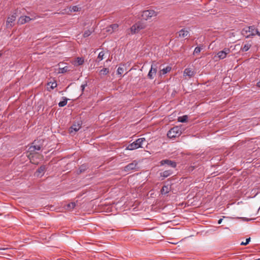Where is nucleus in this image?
Instances as JSON below:
<instances>
[{"instance_id": "f257e3e1", "label": "nucleus", "mask_w": 260, "mask_h": 260, "mask_svg": "<svg viewBox=\"0 0 260 260\" xmlns=\"http://www.w3.org/2000/svg\"><path fill=\"white\" fill-rule=\"evenodd\" d=\"M145 141L146 139L145 138H141L138 139L134 142L128 145V146L126 147V149L129 150H133L139 148H141L142 147L143 143L145 142Z\"/></svg>"}, {"instance_id": "f03ea898", "label": "nucleus", "mask_w": 260, "mask_h": 260, "mask_svg": "<svg viewBox=\"0 0 260 260\" xmlns=\"http://www.w3.org/2000/svg\"><path fill=\"white\" fill-rule=\"evenodd\" d=\"M182 134V128L181 127L176 126L170 129L168 133L167 136L170 139H174L178 137Z\"/></svg>"}, {"instance_id": "7ed1b4c3", "label": "nucleus", "mask_w": 260, "mask_h": 260, "mask_svg": "<svg viewBox=\"0 0 260 260\" xmlns=\"http://www.w3.org/2000/svg\"><path fill=\"white\" fill-rule=\"evenodd\" d=\"M146 26V24L141 21H138L132 26L131 31L133 34H137L140 30L145 28Z\"/></svg>"}, {"instance_id": "20e7f679", "label": "nucleus", "mask_w": 260, "mask_h": 260, "mask_svg": "<svg viewBox=\"0 0 260 260\" xmlns=\"http://www.w3.org/2000/svg\"><path fill=\"white\" fill-rule=\"evenodd\" d=\"M156 15L157 13L152 10L143 11L141 14L142 18L145 20H147Z\"/></svg>"}, {"instance_id": "39448f33", "label": "nucleus", "mask_w": 260, "mask_h": 260, "mask_svg": "<svg viewBox=\"0 0 260 260\" xmlns=\"http://www.w3.org/2000/svg\"><path fill=\"white\" fill-rule=\"evenodd\" d=\"M42 147V145L37 144V141L35 140L28 149L30 154L37 153V151H40Z\"/></svg>"}, {"instance_id": "423d86ee", "label": "nucleus", "mask_w": 260, "mask_h": 260, "mask_svg": "<svg viewBox=\"0 0 260 260\" xmlns=\"http://www.w3.org/2000/svg\"><path fill=\"white\" fill-rule=\"evenodd\" d=\"M138 169V162L134 160L132 162L126 165L124 167V170L125 172H129L132 171H137Z\"/></svg>"}, {"instance_id": "0eeeda50", "label": "nucleus", "mask_w": 260, "mask_h": 260, "mask_svg": "<svg viewBox=\"0 0 260 260\" xmlns=\"http://www.w3.org/2000/svg\"><path fill=\"white\" fill-rule=\"evenodd\" d=\"M157 69L156 64L153 63L151 64V69L147 75L149 79H153L154 78L157 72Z\"/></svg>"}, {"instance_id": "6e6552de", "label": "nucleus", "mask_w": 260, "mask_h": 260, "mask_svg": "<svg viewBox=\"0 0 260 260\" xmlns=\"http://www.w3.org/2000/svg\"><path fill=\"white\" fill-rule=\"evenodd\" d=\"M230 52L231 50L229 48H224L222 50L219 51L217 53V56L219 59H223L226 57Z\"/></svg>"}, {"instance_id": "1a4fd4ad", "label": "nucleus", "mask_w": 260, "mask_h": 260, "mask_svg": "<svg viewBox=\"0 0 260 260\" xmlns=\"http://www.w3.org/2000/svg\"><path fill=\"white\" fill-rule=\"evenodd\" d=\"M82 122L81 121H78L76 122H75L70 127V133H72L73 132H78L81 128L82 125Z\"/></svg>"}, {"instance_id": "9d476101", "label": "nucleus", "mask_w": 260, "mask_h": 260, "mask_svg": "<svg viewBox=\"0 0 260 260\" xmlns=\"http://www.w3.org/2000/svg\"><path fill=\"white\" fill-rule=\"evenodd\" d=\"M160 165L162 166L164 165H167L173 168H176L177 164L174 161H172L169 159H163L160 162Z\"/></svg>"}, {"instance_id": "9b49d317", "label": "nucleus", "mask_w": 260, "mask_h": 260, "mask_svg": "<svg viewBox=\"0 0 260 260\" xmlns=\"http://www.w3.org/2000/svg\"><path fill=\"white\" fill-rule=\"evenodd\" d=\"M16 20V16L15 14L11 15L8 17L6 21V26L7 28H11L13 26V23Z\"/></svg>"}, {"instance_id": "f8f14e48", "label": "nucleus", "mask_w": 260, "mask_h": 260, "mask_svg": "<svg viewBox=\"0 0 260 260\" xmlns=\"http://www.w3.org/2000/svg\"><path fill=\"white\" fill-rule=\"evenodd\" d=\"M248 31L250 33L249 35V36H254L256 35H257L258 36H260V32L258 31L257 29L255 28V26L254 25L250 26L248 27Z\"/></svg>"}, {"instance_id": "ddd939ff", "label": "nucleus", "mask_w": 260, "mask_h": 260, "mask_svg": "<svg viewBox=\"0 0 260 260\" xmlns=\"http://www.w3.org/2000/svg\"><path fill=\"white\" fill-rule=\"evenodd\" d=\"M33 20V19L30 18L28 16H21L18 20V23L19 24H23L26 22H29V21Z\"/></svg>"}, {"instance_id": "4468645a", "label": "nucleus", "mask_w": 260, "mask_h": 260, "mask_svg": "<svg viewBox=\"0 0 260 260\" xmlns=\"http://www.w3.org/2000/svg\"><path fill=\"white\" fill-rule=\"evenodd\" d=\"M118 26V24L116 23L112 24L106 27V31L111 34L117 30Z\"/></svg>"}, {"instance_id": "2eb2a0df", "label": "nucleus", "mask_w": 260, "mask_h": 260, "mask_svg": "<svg viewBox=\"0 0 260 260\" xmlns=\"http://www.w3.org/2000/svg\"><path fill=\"white\" fill-rule=\"evenodd\" d=\"M183 74L184 76H187L191 78L194 76L195 72L190 68H186L184 70Z\"/></svg>"}, {"instance_id": "dca6fc26", "label": "nucleus", "mask_w": 260, "mask_h": 260, "mask_svg": "<svg viewBox=\"0 0 260 260\" xmlns=\"http://www.w3.org/2000/svg\"><path fill=\"white\" fill-rule=\"evenodd\" d=\"M172 173L173 172L171 170H166L164 171L163 172H161L160 173V177H161V180H164L165 178L172 175Z\"/></svg>"}, {"instance_id": "f3484780", "label": "nucleus", "mask_w": 260, "mask_h": 260, "mask_svg": "<svg viewBox=\"0 0 260 260\" xmlns=\"http://www.w3.org/2000/svg\"><path fill=\"white\" fill-rule=\"evenodd\" d=\"M84 62V59L83 57H77L76 58L73 62V64L75 66H80L83 64Z\"/></svg>"}, {"instance_id": "a211bd4d", "label": "nucleus", "mask_w": 260, "mask_h": 260, "mask_svg": "<svg viewBox=\"0 0 260 260\" xmlns=\"http://www.w3.org/2000/svg\"><path fill=\"white\" fill-rule=\"evenodd\" d=\"M179 36L181 38H186L188 36L189 32L185 29H182L179 31Z\"/></svg>"}, {"instance_id": "6ab92c4d", "label": "nucleus", "mask_w": 260, "mask_h": 260, "mask_svg": "<svg viewBox=\"0 0 260 260\" xmlns=\"http://www.w3.org/2000/svg\"><path fill=\"white\" fill-rule=\"evenodd\" d=\"M171 190V186L169 185H164L161 189L160 192L162 194H166Z\"/></svg>"}, {"instance_id": "aec40b11", "label": "nucleus", "mask_w": 260, "mask_h": 260, "mask_svg": "<svg viewBox=\"0 0 260 260\" xmlns=\"http://www.w3.org/2000/svg\"><path fill=\"white\" fill-rule=\"evenodd\" d=\"M57 86V83L56 82H49L47 84V90H51L55 88Z\"/></svg>"}, {"instance_id": "412c9836", "label": "nucleus", "mask_w": 260, "mask_h": 260, "mask_svg": "<svg viewBox=\"0 0 260 260\" xmlns=\"http://www.w3.org/2000/svg\"><path fill=\"white\" fill-rule=\"evenodd\" d=\"M171 68L168 66L166 68L161 69L160 71V74L165 75V74L168 73V72H169L171 71Z\"/></svg>"}, {"instance_id": "4be33fe9", "label": "nucleus", "mask_w": 260, "mask_h": 260, "mask_svg": "<svg viewBox=\"0 0 260 260\" xmlns=\"http://www.w3.org/2000/svg\"><path fill=\"white\" fill-rule=\"evenodd\" d=\"M188 117L187 115H183V116L179 117L178 118V120L180 122H186L187 120Z\"/></svg>"}, {"instance_id": "5701e85b", "label": "nucleus", "mask_w": 260, "mask_h": 260, "mask_svg": "<svg viewBox=\"0 0 260 260\" xmlns=\"http://www.w3.org/2000/svg\"><path fill=\"white\" fill-rule=\"evenodd\" d=\"M109 72V70L108 68H104L100 71V74L101 75H106Z\"/></svg>"}, {"instance_id": "b1692460", "label": "nucleus", "mask_w": 260, "mask_h": 260, "mask_svg": "<svg viewBox=\"0 0 260 260\" xmlns=\"http://www.w3.org/2000/svg\"><path fill=\"white\" fill-rule=\"evenodd\" d=\"M45 170H46V167L45 166H41L37 170V173H38L39 174H41V173L44 174Z\"/></svg>"}, {"instance_id": "393cba45", "label": "nucleus", "mask_w": 260, "mask_h": 260, "mask_svg": "<svg viewBox=\"0 0 260 260\" xmlns=\"http://www.w3.org/2000/svg\"><path fill=\"white\" fill-rule=\"evenodd\" d=\"M67 101L68 100L66 98H64L63 101H60L58 103L59 107H62L66 106L67 104Z\"/></svg>"}, {"instance_id": "a878e982", "label": "nucleus", "mask_w": 260, "mask_h": 260, "mask_svg": "<svg viewBox=\"0 0 260 260\" xmlns=\"http://www.w3.org/2000/svg\"><path fill=\"white\" fill-rule=\"evenodd\" d=\"M251 45L249 44H245L244 46L242 48L241 50L242 51L246 52L250 48Z\"/></svg>"}, {"instance_id": "bb28decb", "label": "nucleus", "mask_w": 260, "mask_h": 260, "mask_svg": "<svg viewBox=\"0 0 260 260\" xmlns=\"http://www.w3.org/2000/svg\"><path fill=\"white\" fill-rule=\"evenodd\" d=\"M104 55L105 53L104 51H101L99 53L97 58L98 59V61H100L103 59Z\"/></svg>"}, {"instance_id": "cd10ccee", "label": "nucleus", "mask_w": 260, "mask_h": 260, "mask_svg": "<svg viewBox=\"0 0 260 260\" xmlns=\"http://www.w3.org/2000/svg\"><path fill=\"white\" fill-rule=\"evenodd\" d=\"M92 33V31H90V30H85L84 33H83V37L84 38H86V37H88V36H89Z\"/></svg>"}, {"instance_id": "c85d7f7f", "label": "nucleus", "mask_w": 260, "mask_h": 260, "mask_svg": "<svg viewBox=\"0 0 260 260\" xmlns=\"http://www.w3.org/2000/svg\"><path fill=\"white\" fill-rule=\"evenodd\" d=\"M76 206V204L74 202H71L68 204V207L70 208V210L73 209Z\"/></svg>"}, {"instance_id": "c756f323", "label": "nucleus", "mask_w": 260, "mask_h": 260, "mask_svg": "<svg viewBox=\"0 0 260 260\" xmlns=\"http://www.w3.org/2000/svg\"><path fill=\"white\" fill-rule=\"evenodd\" d=\"M79 8L77 6H74L70 7V11L72 12H77L79 11Z\"/></svg>"}, {"instance_id": "7c9ffc66", "label": "nucleus", "mask_w": 260, "mask_h": 260, "mask_svg": "<svg viewBox=\"0 0 260 260\" xmlns=\"http://www.w3.org/2000/svg\"><path fill=\"white\" fill-rule=\"evenodd\" d=\"M201 49L202 48L200 47H196L193 51V54L195 55L201 52Z\"/></svg>"}, {"instance_id": "2f4dec72", "label": "nucleus", "mask_w": 260, "mask_h": 260, "mask_svg": "<svg viewBox=\"0 0 260 260\" xmlns=\"http://www.w3.org/2000/svg\"><path fill=\"white\" fill-rule=\"evenodd\" d=\"M250 239H250V237L248 238H247L246 239V241H245V242H242L241 243L240 245H247L249 243V242L250 241Z\"/></svg>"}, {"instance_id": "473e14b6", "label": "nucleus", "mask_w": 260, "mask_h": 260, "mask_svg": "<svg viewBox=\"0 0 260 260\" xmlns=\"http://www.w3.org/2000/svg\"><path fill=\"white\" fill-rule=\"evenodd\" d=\"M117 74L121 75L123 73V69L121 67H119L117 69Z\"/></svg>"}, {"instance_id": "72a5a7b5", "label": "nucleus", "mask_w": 260, "mask_h": 260, "mask_svg": "<svg viewBox=\"0 0 260 260\" xmlns=\"http://www.w3.org/2000/svg\"><path fill=\"white\" fill-rule=\"evenodd\" d=\"M86 86V84H82L81 85V90L82 92L84 90V89H85V87Z\"/></svg>"}, {"instance_id": "f704fd0d", "label": "nucleus", "mask_w": 260, "mask_h": 260, "mask_svg": "<svg viewBox=\"0 0 260 260\" xmlns=\"http://www.w3.org/2000/svg\"><path fill=\"white\" fill-rule=\"evenodd\" d=\"M222 218L219 219L218 220V224H221V222H222Z\"/></svg>"}, {"instance_id": "c9c22d12", "label": "nucleus", "mask_w": 260, "mask_h": 260, "mask_svg": "<svg viewBox=\"0 0 260 260\" xmlns=\"http://www.w3.org/2000/svg\"><path fill=\"white\" fill-rule=\"evenodd\" d=\"M86 168V166H84V165H82L81 166V169L82 168V170H84L85 168Z\"/></svg>"}, {"instance_id": "e433bc0d", "label": "nucleus", "mask_w": 260, "mask_h": 260, "mask_svg": "<svg viewBox=\"0 0 260 260\" xmlns=\"http://www.w3.org/2000/svg\"><path fill=\"white\" fill-rule=\"evenodd\" d=\"M257 86L260 87V81L257 83Z\"/></svg>"}, {"instance_id": "4c0bfd02", "label": "nucleus", "mask_w": 260, "mask_h": 260, "mask_svg": "<svg viewBox=\"0 0 260 260\" xmlns=\"http://www.w3.org/2000/svg\"><path fill=\"white\" fill-rule=\"evenodd\" d=\"M2 53L0 52V57L2 56Z\"/></svg>"}, {"instance_id": "58836bf2", "label": "nucleus", "mask_w": 260, "mask_h": 260, "mask_svg": "<svg viewBox=\"0 0 260 260\" xmlns=\"http://www.w3.org/2000/svg\"><path fill=\"white\" fill-rule=\"evenodd\" d=\"M82 171V169H80V172H81Z\"/></svg>"}, {"instance_id": "ea45409f", "label": "nucleus", "mask_w": 260, "mask_h": 260, "mask_svg": "<svg viewBox=\"0 0 260 260\" xmlns=\"http://www.w3.org/2000/svg\"><path fill=\"white\" fill-rule=\"evenodd\" d=\"M245 220L248 221V220H249V219H245Z\"/></svg>"}, {"instance_id": "a19ab883", "label": "nucleus", "mask_w": 260, "mask_h": 260, "mask_svg": "<svg viewBox=\"0 0 260 260\" xmlns=\"http://www.w3.org/2000/svg\"><path fill=\"white\" fill-rule=\"evenodd\" d=\"M255 260H260V258H258V259H255Z\"/></svg>"}]
</instances>
